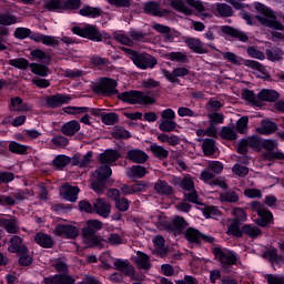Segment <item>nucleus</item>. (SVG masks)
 Wrapping results in <instances>:
<instances>
[{
	"label": "nucleus",
	"mask_w": 284,
	"mask_h": 284,
	"mask_svg": "<svg viewBox=\"0 0 284 284\" xmlns=\"http://www.w3.org/2000/svg\"><path fill=\"white\" fill-rule=\"evenodd\" d=\"M103 230V222L99 220H88L85 226L81 229L82 239L87 247H101L103 236L99 234Z\"/></svg>",
	"instance_id": "obj_1"
},
{
	"label": "nucleus",
	"mask_w": 284,
	"mask_h": 284,
	"mask_svg": "<svg viewBox=\"0 0 284 284\" xmlns=\"http://www.w3.org/2000/svg\"><path fill=\"white\" fill-rule=\"evenodd\" d=\"M71 32L81 37L82 39H88L95 43H101V41H108L112 39V36L105 31L99 30L94 24L85 23L83 26H74L71 28Z\"/></svg>",
	"instance_id": "obj_2"
},
{
	"label": "nucleus",
	"mask_w": 284,
	"mask_h": 284,
	"mask_svg": "<svg viewBox=\"0 0 284 284\" xmlns=\"http://www.w3.org/2000/svg\"><path fill=\"white\" fill-rule=\"evenodd\" d=\"M123 52L128 54L139 70H154L159 64V60L148 52H139L128 48H123Z\"/></svg>",
	"instance_id": "obj_3"
},
{
	"label": "nucleus",
	"mask_w": 284,
	"mask_h": 284,
	"mask_svg": "<svg viewBox=\"0 0 284 284\" xmlns=\"http://www.w3.org/2000/svg\"><path fill=\"white\" fill-rule=\"evenodd\" d=\"M116 98L122 103H128L129 105H154V98L143 93L142 91L131 90L116 93Z\"/></svg>",
	"instance_id": "obj_4"
},
{
	"label": "nucleus",
	"mask_w": 284,
	"mask_h": 284,
	"mask_svg": "<svg viewBox=\"0 0 284 284\" xmlns=\"http://www.w3.org/2000/svg\"><path fill=\"white\" fill-rule=\"evenodd\" d=\"M255 10L260 12L262 16H256V19L261 26H265L266 28H272L273 30H284L283 23L276 19V13L265 4L257 2L255 4Z\"/></svg>",
	"instance_id": "obj_5"
},
{
	"label": "nucleus",
	"mask_w": 284,
	"mask_h": 284,
	"mask_svg": "<svg viewBox=\"0 0 284 284\" xmlns=\"http://www.w3.org/2000/svg\"><path fill=\"white\" fill-rule=\"evenodd\" d=\"M118 87L119 82H116L114 79L102 77L91 87V90L94 92V94L112 98L115 94H119V90L116 89Z\"/></svg>",
	"instance_id": "obj_6"
},
{
	"label": "nucleus",
	"mask_w": 284,
	"mask_h": 284,
	"mask_svg": "<svg viewBox=\"0 0 284 284\" xmlns=\"http://www.w3.org/2000/svg\"><path fill=\"white\" fill-rule=\"evenodd\" d=\"M163 230L173 236H181L185 230H187L190 223L183 216L176 215L172 221H164L161 223Z\"/></svg>",
	"instance_id": "obj_7"
},
{
	"label": "nucleus",
	"mask_w": 284,
	"mask_h": 284,
	"mask_svg": "<svg viewBox=\"0 0 284 284\" xmlns=\"http://www.w3.org/2000/svg\"><path fill=\"white\" fill-rule=\"evenodd\" d=\"M227 236H233L234 239L246 236L247 239H252V241H256L258 236H263V230L255 224H243L239 229H235V231L229 233Z\"/></svg>",
	"instance_id": "obj_8"
},
{
	"label": "nucleus",
	"mask_w": 284,
	"mask_h": 284,
	"mask_svg": "<svg viewBox=\"0 0 284 284\" xmlns=\"http://www.w3.org/2000/svg\"><path fill=\"white\" fill-rule=\"evenodd\" d=\"M213 256L215 261L221 263L222 267H232V265H236V263H239V255L234 251H224L221 247H214Z\"/></svg>",
	"instance_id": "obj_9"
},
{
	"label": "nucleus",
	"mask_w": 284,
	"mask_h": 284,
	"mask_svg": "<svg viewBox=\"0 0 284 284\" xmlns=\"http://www.w3.org/2000/svg\"><path fill=\"white\" fill-rule=\"evenodd\" d=\"M232 216L231 224L227 227L226 234H232V232L236 231L239 227L243 226L245 221H247V212H245V209L243 207H234L232 210Z\"/></svg>",
	"instance_id": "obj_10"
},
{
	"label": "nucleus",
	"mask_w": 284,
	"mask_h": 284,
	"mask_svg": "<svg viewBox=\"0 0 284 284\" xmlns=\"http://www.w3.org/2000/svg\"><path fill=\"white\" fill-rule=\"evenodd\" d=\"M72 101V97L70 94L55 93L47 97L45 103L50 110H57V108H61V105H68Z\"/></svg>",
	"instance_id": "obj_11"
},
{
	"label": "nucleus",
	"mask_w": 284,
	"mask_h": 284,
	"mask_svg": "<svg viewBox=\"0 0 284 284\" xmlns=\"http://www.w3.org/2000/svg\"><path fill=\"white\" fill-rule=\"evenodd\" d=\"M57 236L74 240L79 236V227L72 224H58L54 229Z\"/></svg>",
	"instance_id": "obj_12"
},
{
	"label": "nucleus",
	"mask_w": 284,
	"mask_h": 284,
	"mask_svg": "<svg viewBox=\"0 0 284 284\" xmlns=\"http://www.w3.org/2000/svg\"><path fill=\"white\" fill-rule=\"evenodd\" d=\"M90 114L100 118L104 125H115L119 122V114L114 112L106 113L103 109H91Z\"/></svg>",
	"instance_id": "obj_13"
},
{
	"label": "nucleus",
	"mask_w": 284,
	"mask_h": 284,
	"mask_svg": "<svg viewBox=\"0 0 284 284\" xmlns=\"http://www.w3.org/2000/svg\"><path fill=\"white\" fill-rule=\"evenodd\" d=\"M189 74H190V69L185 67H178V68H174L172 72L170 71L164 72L165 79H168L170 83H178V85L181 84L180 79H185V77H187Z\"/></svg>",
	"instance_id": "obj_14"
},
{
	"label": "nucleus",
	"mask_w": 284,
	"mask_h": 284,
	"mask_svg": "<svg viewBox=\"0 0 284 284\" xmlns=\"http://www.w3.org/2000/svg\"><path fill=\"white\" fill-rule=\"evenodd\" d=\"M221 32L226 37H231V39L241 41L242 43H247V41H250V37H247V33H245V31H241L240 29H236L234 27L222 26Z\"/></svg>",
	"instance_id": "obj_15"
},
{
	"label": "nucleus",
	"mask_w": 284,
	"mask_h": 284,
	"mask_svg": "<svg viewBox=\"0 0 284 284\" xmlns=\"http://www.w3.org/2000/svg\"><path fill=\"white\" fill-rule=\"evenodd\" d=\"M9 252L10 254H28L30 250L26 244H23V239L19 235L11 236L9 241Z\"/></svg>",
	"instance_id": "obj_16"
},
{
	"label": "nucleus",
	"mask_w": 284,
	"mask_h": 284,
	"mask_svg": "<svg viewBox=\"0 0 284 284\" xmlns=\"http://www.w3.org/2000/svg\"><path fill=\"white\" fill-rule=\"evenodd\" d=\"M112 212V205L105 201V199H95L93 202V214L102 216V219H108Z\"/></svg>",
	"instance_id": "obj_17"
},
{
	"label": "nucleus",
	"mask_w": 284,
	"mask_h": 284,
	"mask_svg": "<svg viewBox=\"0 0 284 284\" xmlns=\"http://www.w3.org/2000/svg\"><path fill=\"white\" fill-rule=\"evenodd\" d=\"M79 186H72L69 183L63 184L60 190V195L64 201H70V203H77V200L79 199Z\"/></svg>",
	"instance_id": "obj_18"
},
{
	"label": "nucleus",
	"mask_w": 284,
	"mask_h": 284,
	"mask_svg": "<svg viewBox=\"0 0 284 284\" xmlns=\"http://www.w3.org/2000/svg\"><path fill=\"white\" fill-rule=\"evenodd\" d=\"M126 159L128 161H131V163L143 165L144 163H148V159H150V156L141 149H130L126 152Z\"/></svg>",
	"instance_id": "obj_19"
},
{
	"label": "nucleus",
	"mask_w": 284,
	"mask_h": 284,
	"mask_svg": "<svg viewBox=\"0 0 284 284\" xmlns=\"http://www.w3.org/2000/svg\"><path fill=\"white\" fill-rule=\"evenodd\" d=\"M257 216L255 223L258 227H270L274 223V214L267 209L258 210Z\"/></svg>",
	"instance_id": "obj_20"
},
{
	"label": "nucleus",
	"mask_w": 284,
	"mask_h": 284,
	"mask_svg": "<svg viewBox=\"0 0 284 284\" xmlns=\"http://www.w3.org/2000/svg\"><path fill=\"white\" fill-rule=\"evenodd\" d=\"M44 284H74L77 280L70 274H55L43 278Z\"/></svg>",
	"instance_id": "obj_21"
},
{
	"label": "nucleus",
	"mask_w": 284,
	"mask_h": 284,
	"mask_svg": "<svg viewBox=\"0 0 284 284\" xmlns=\"http://www.w3.org/2000/svg\"><path fill=\"white\" fill-rule=\"evenodd\" d=\"M101 165H110V163H116L121 159V153L114 149H108L99 155Z\"/></svg>",
	"instance_id": "obj_22"
},
{
	"label": "nucleus",
	"mask_w": 284,
	"mask_h": 284,
	"mask_svg": "<svg viewBox=\"0 0 284 284\" xmlns=\"http://www.w3.org/2000/svg\"><path fill=\"white\" fill-rule=\"evenodd\" d=\"M243 65L251 68V70H257V72H261V74H263L262 79H264V81H272V75H270L263 63L256 60H243Z\"/></svg>",
	"instance_id": "obj_23"
},
{
	"label": "nucleus",
	"mask_w": 284,
	"mask_h": 284,
	"mask_svg": "<svg viewBox=\"0 0 284 284\" xmlns=\"http://www.w3.org/2000/svg\"><path fill=\"white\" fill-rule=\"evenodd\" d=\"M120 190L125 196L136 194L138 192H145L148 190V182L138 181L133 185L123 184Z\"/></svg>",
	"instance_id": "obj_24"
},
{
	"label": "nucleus",
	"mask_w": 284,
	"mask_h": 284,
	"mask_svg": "<svg viewBox=\"0 0 284 284\" xmlns=\"http://www.w3.org/2000/svg\"><path fill=\"white\" fill-rule=\"evenodd\" d=\"M0 227H3L8 234L19 233V227L17 226V217L12 215H8V217H1Z\"/></svg>",
	"instance_id": "obj_25"
},
{
	"label": "nucleus",
	"mask_w": 284,
	"mask_h": 284,
	"mask_svg": "<svg viewBox=\"0 0 284 284\" xmlns=\"http://www.w3.org/2000/svg\"><path fill=\"white\" fill-rule=\"evenodd\" d=\"M9 110L10 112H30L31 106L24 103L21 97H14L10 99Z\"/></svg>",
	"instance_id": "obj_26"
},
{
	"label": "nucleus",
	"mask_w": 284,
	"mask_h": 284,
	"mask_svg": "<svg viewBox=\"0 0 284 284\" xmlns=\"http://www.w3.org/2000/svg\"><path fill=\"white\" fill-rule=\"evenodd\" d=\"M281 94L275 90L263 89L257 93V101H266L267 103H276Z\"/></svg>",
	"instance_id": "obj_27"
},
{
	"label": "nucleus",
	"mask_w": 284,
	"mask_h": 284,
	"mask_svg": "<svg viewBox=\"0 0 284 284\" xmlns=\"http://www.w3.org/2000/svg\"><path fill=\"white\" fill-rule=\"evenodd\" d=\"M34 242L40 245V247H43L44 250H52L54 247V240L51 235H48L45 233H37L34 235Z\"/></svg>",
	"instance_id": "obj_28"
},
{
	"label": "nucleus",
	"mask_w": 284,
	"mask_h": 284,
	"mask_svg": "<svg viewBox=\"0 0 284 284\" xmlns=\"http://www.w3.org/2000/svg\"><path fill=\"white\" fill-rule=\"evenodd\" d=\"M185 43H186L187 48L190 50H192V52H194L195 54H206L207 53V49H205L203 47V42L200 39L187 38L185 40Z\"/></svg>",
	"instance_id": "obj_29"
},
{
	"label": "nucleus",
	"mask_w": 284,
	"mask_h": 284,
	"mask_svg": "<svg viewBox=\"0 0 284 284\" xmlns=\"http://www.w3.org/2000/svg\"><path fill=\"white\" fill-rule=\"evenodd\" d=\"M144 12L151 14V17H163L165 14V10L161 11V6L154 0L144 3Z\"/></svg>",
	"instance_id": "obj_30"
},
{
	"label": "nucleus",
	"mask_w": 284,
	"mask_h": 284,
	"mask_svg": "<svg viewBox=\"0 0 284 284\" xmlns=\"http://www.w3.org/2000/svg\"><path fill=\"white\" fill-rule=\"evenodd\" d=\"M277 131L278 124L270 119L262 120V126L257 129V132L264 135L274 134Z\"/></svg>",
	"instance_id": "obj_31"
},
{
	"label": "nucleus",
	"mask_w": 284,
	"mask_h": 284,
	"mask_svg": "<svg viewBox=\"0 0 284 284\" xmlns=\"http://www.w3.org/2000/svg\"><path fill=\"white\" fill-rule=\"evenodd\" d=\"M154 190L161 196H172V194H174V187L165 180H158V183L154 184Z\"/></svg>",
	"instance_id": "obj_32"
},
{
	"label": "nucleus",
	"mask_w": 284,
	"mask_h": 284,
	"mask_svg": "<svg viewBox=\"0 0 284 284\" xmlns=\"http://www.w3.org/2000/svg\"><path fill=\"white\" fill-rule=\"evenodd\" d=\"M81 130V124L77 120H71L61 126V132L65 136H74Z\"/></svg>",
	"instance_id": "obj_33"
},
{
	"label": "nucleus",
	"mask_w": 284,
	"mask_h": 284,
	"mask_svg": "<svg viewBox=\"0 0 284 284\" xmlns=\"http://www.w3.org/2000/svg\"><path fill=\"white\" fill-rule=\"evenodd\" d=\"M72 163V158L65 154H59L52 160V166L60 172H63L64 168H68Z\"/></svg>",
	"instance_id": "obj_34"
},
{
	"label": "nucleus",
	"mask_w": 284,
	"mask_h": 284,
	"mask_svg": "<svg viewBox=\"0 0 284 284\" xmlns=\"http://www.w3.org/2000/svg\"><path fill=\"white\" fill-rule=\"evenodd\" d=\"M79 14L81 17H88L89 19H99V17L103 14V11L99 7L85 6L79 10Z\"/></svg>",
	"instance_id": "obj_35"
},
{
	"label": "nucleus",
	"mask_w": 284,
	"mask_h": 284,
	"mask_svg": "<svg viewBox=\"0 0 284 284\" xmlns=\"http://www.w3.org/2000/svg\"><path fill=\"white\" fill-rule=\"evenodd\" d=\"M201 231L194 227H187L184 233V239L193 245H201Z\"/></svg>",
	"instance_id": "obj_36"
},
{
	"label": "nucleus",
	"mask_w": 284,
	"mask_h": 284,
	"mask_svg": "<svg viewBox=\"0 0 284 284\" xmlns=\"http://www.w3.org/2000/svg\"><path fill=\"white\" fill-rule=\"evenodd\" d=\"M115 270L123 272L125 276H134L135 270L134 266L128 264V262L116 258L113 263Z\"/></svg>",
	"instance_id": "obj_37"
},
{
	"label": "nucleus",
	"mask_w": 284,
	"mask_h": 284,
	"mask_svg": "<svg viewBox=\"0 0 284 284\" xmlns=\"http://www.w3.org/2000/svg\"><path fill=\"white\" fill-rule=\"evenodd\" d=\"M264 258H267L271 265H281L282 263H284V256L278 255V250L276 247L267 250L264 253Z\"/></svg>",
	"instance_id": "obj_38"
},
{
	"label": "nucleus",
	"mask_w": 284,
	"mask_h": 284,
	"mask_svg": "<svg viewBox=\"0 0 284 284\" xmlns=\"http://www.w3.org/2000/svg\"><path fill=\"white\" fill-rule=\"evenodd\" d=\"M29 68L32 74H37V77H48L50 74V68L43 62H32L30 63Z\"/></svg>",
	"instance_id": "obj_39"
},
{
	"label": "nucleus",
	"mask_w": 284,
	"mask_h": 284,
	"mask_svg": "<svg viewBox=\"0 0 284 284\" xmlns=\"http://www.w3.org/2000/svg\"><path fill=\"white\" fill-rule=\"evenodd\" d=\"M202 152L204 156H214L216 154V140L206 138L202 143Z\"/></svg>",
	"instance_id": "obj_40"
},
{
	"label": "nucleus",
	"mask_w": 284,
	"mask_h": 284,
	"mask_svg": "<svg viewBox=\"0 0 284 284\" xmlns=\"http://www.w3.org/2000/svg\"><path fill=\"white\" fill-rule=\"evenodd\" d=\"M135 263L139 270H144L145 272L152 270V263H150V255H148L146 253L139 251Z\"/></svg>",
	"instance_id": "obj_41"
},
{
	"label": "nucleus",
	"mask_w": 284,
	"mask_h": 284,
	"mask_svg": "<svg viewBox=\"0 0 284 284\" xmlns=\"http://www.w3.org/2000/svg\"><path fill=\"white\" fill-rule=\"evenodd\" d=\"M112 136L115 141H128V139H132V133L121 125H115L112 131Z\"/></svg>",
	"instance_id": "obj_42"
},
{
	"label": "nucleus",
	"mask_w": 284,
	"mask_h": 284,
	"mask_svg": "<svg viewBox=\"0 0 284 284\" xmlns=\"http://www.w3.org/2000/svg\"><path fill=\"white\" fill-rule=\"evenodd\" d=\"M43 8L47 12H58L60 14L64 12L63 0H49L44 2Z\"/></svg>",
	"instance_id": "obj_43"
},
{
	"label": "nucleus",
	"mask_w": 284,
	"mask_h": 284,
	"mask_svg": "<svg viewBox=\"0 0 284 284\" xmlns=\"http://www.w3.org/2000/svg\"><path fill=\"white\" fill-rule=\"evenodd\" d=\"M33 61H40V63H44L45 65H50L51 58L48 53H45L41 49H33L30 52Z\"/></svg>",
	"instance_id": "obj_44"
},
{
	"label": "nucleus",
	"mask_w": 284,
	"mask_h": 284,
	"mask_svg": "<svg viewBox=\"0 0 284 284\" xmlns=\"http://www.w3.org/2000/svg\"><path fill=\"white\" fill-rule=\"evenodd\" d=\"M266 59L272 61V63H276V61H281L283 59V49L275 47L273 49L265 50Z\"/></svg>",
	"instance_id": "obj_45"
},
{
	"label": "nucleus",
	"mask_w": 284,
	"mask_h": 284,
	"mask_svg": "<svg viewBox=\"0 0 284 284\" xmlns=\"http://www.w3.org/2000/svg\"><path fill=\"white\" fill-rule=\"evenodd\" d=\"M150 151L155 156V159H160V161H163V159H168V156H170V151L165 150V148L156 143L150 145Z\"/></svg>",
	"instance_id": "obj_46"
},
{
	"label": "nucleus",
	"mask_w": 284,
	"mask_h": 284,
	"mask_svg": "<svg viewBox=\"0 0 284 284\" xmlns=\"http://www.w3.org/2000/svg\"><path fill=\"white\" fill-rule=\"evenodd\" d=\"M240 199L239 193L232 190L220 193L221 203H239Z\"/></svg>",
	"instance_id": "obj_47"
},
{
	"label": "nucleus",
	"mask_w": 284,
	"mask_h": 284,
	"mask_svg": "<svg viewBox=\"0 0 284 284\" xmlns=\"http://www.w3.org/2000/svg\"><path fill=\"white\" fill-rule=\"evenodd\" d=\"M106 185L108 180H103L102 178L97 176L95 180L91 182V190H93V192L97 194H103L108 187Z\"/></svg>",
	"instance_id": "obj_48"
},
{
	"label": "nucleus",
	"mask_w": 284,
	"mask_h": 284,
	"mask_svg": "<svg viewBox=\"0 0 284 284\" xmlns=\"http://www.w3.org/2000/svg\"><path fill=\"white\" fill-rule=\"evenodd\" d=\"M16 23H19L17 16L10 12L0 13V26L8 28L9 26H14Z\"/></svg>",
	"instance_id": "obj_49"
},
{
	"label": "nucleus",
	"mask_w": 284,
	"mask_h": 284,
	"mask_svg": "<svg viewBox=\"0 0 284 284\" xmlns=\"http://www.w3.org/2000/svg\"><path fill=\"white\" fill-rule=\"evenodd\" d=\"M246 139V143H248V148L252 150H257V152H261L263 150V138L258 135H250Z\"/></svg>",
	"instance_id": "obj_50"
},
{
	"label": "nucleus",
	"mask_w": 284,
	"mask_h": 284,
	"mask_svg": "<svg viewBox=\"0 0 284 284\" xmlns=\"http://www.w3.org/2000/svg\"><path fill=\"white\" fill-rule=\"evenodd\" d=\"M242 98L244 99V101H248V103H252V105H255L256 108H261V102L256 95V93H254V91L246 89L242 92Z\"/></svg>",
	"instance_id": "obj_51"
},
{
	"label": "nucleus",
	"mask_w": 284,
	"mask_h": 284,
	"mask_svg": "<svg viewBox=\"0 0 284 284\" xmlns=\"http://www.w3.org/2000/svg\"><path fill=\"white\" fill-rule=\"evenodd\" d=\"M8 63L18 70H28V68H30V62L26 58L11 59L8 61Z\"/></svg>",
	"instance_id": "obj_52"
},
{
	"label": "nucleus",
	"mask_w": 284,
	"mask_h": 284,
	"mask_svg": "<svg viewBox=\"0 0 284 284\" xmlns=\"http://www.w3.org/2000/svg\"><path fill=\"white\" fill-rule=\"evenodd\" d=\"M181 190H184V192H192L194 190V180L192 176H184L183 180H179V182H175Z\"/></svg>",
	"instance_id": "obj_53"
},
{
	"label": "nucleus",
	"mask_w": 284,
	"mask_h": 284,
	"mask_svg": "<svg viewBox=\"0 0 284 284\" xmlns=\"http://www.w3.org/2000/svg\"><path fill=\"white\" fill-rule=\"evenodd\" d=\"M9 151L12 152V154H28V146L17 141H11L9 143Z\"/></svg>",
	"instance_id": "obj_54"
},
{
	"label": "nucleus",
	"mask_w": 284,
	"mask_h": 284,
	"mask_svg": "<svg viewBox=\"0 0 284 284\" xmlns=\"http://www.w3.org/2000/svg\"><path fill=\"white\" fill-rule=\"evenodd\" d=\"M30 34H32V30L26 27H18L13 31L14 39H19L23 41L24 39H30Z\"/></svg>",
	"instance_id": "obj_55"
},
{
	"label": "nucleus",
	"mask_w": 284,
	"mask_h": 284,
	"mask_svg": "<svg viewBox=\"0 0 284 284\" xmlns=\"http://www.w3.org/2000/svg\"><path fill=\"white\" fill-rule=\"evenodd\" d=\"M97 176L99 179H103L104 181H108L112 176V168H110V164H102L100 168L95 170Z\"/></svg>",
	"instance_id": "obj_56"
},
{
	"label": "nucleus",
	"mask_w": 284,
	"mask_h": 284,
	"mask_svg": "<svg viewBox=\"0 0 284 284\" xmlns=\"http://www.w3.org/2000/svg\"><path fill=\"white\" fill-rule=\"evenodd\" d=\"M220 136L224 139V141H236V139H239L236 132L230 126H223Z\"/></svg>",
	"instance_id": "obj_57"
},
{
	"label": "nucleus",
	"mask_w": 284,
	"mask_h": 284,
	"mask_svg": "<svg viewBox=\"0 0 284 284\" xmlns=\"http://www.w3.org/2000/svg\"><path fill=\"white\" fill-rule=\"evenodd\" d=\"M168 61H175L176 63H187V55L183 52H170L166 54Z\"/></svg>",
	"instance_id": "obj_58"
},
{
	"label": "nucleus",
	"mask_w": 284,
	"mask_h": 284,
	"mask_svg": "<svg viewBox=\"0 0 284 284\" xmlns=\"http://www.w3.org/2000/svg\"><path fill=\"white\" fill-rule=\"evenodd\" d=\"M171 6L178 12H182L183 14H192V10L187 6H185V2H183V0H172Z\"/></svg>",
	"instance_id": "obj_59"
},
{
	"label": "nucleus",
	"mask_w": 284,
	"mask_h": 284,
	"mask_svg": "<svg viewBox=\"0 0 284 284\" xmlns=\"http://www.w3.org/2000/svg\"><path fill=\"white\" fill-rule=\"evenodd\" d=\"M176 122L174 120H162L159 124L161 132H174L176 130Z\"/></svg>",
	"instance_id": "obj_60"
},
{
	"label": "nucleus",
	"mask_w": 284,
	"mask_h": 284,
	"mask_svg": "<svg viewBox=\"0 0 284 284\" xmlns=\"http://www.w3.org/2000/svg\"><path fill=\"white\" fill-rule=\"evenodd\" d=\"M246 54L251 57V59H257L258 61H265V53L263 51L256 49L254 45H250L246 49Z\"/></svg>",
	"instance_id": "obj_61"
},
{
	"label": "nucleus",
	"mask_w": 284,
	"mask_h": 284,
	"mask_svg": "<svg viewBox=\"0 0 284 284\" xmlns=\"http://www.w3.org/2000/svg\"><path fill=\"white\" fill-rule=\"evenodd\" d=\"M18 263L21 267H30L34 263V258L28 253L18 254Z\"/></svg>",
	"instance_id": "obj_62"
},
{
	"label": "nucleus",
	"mask_w": 284,
	"mask_h": 284,
	"mask_svg": "<svg viewBox=\"0 0 284 284\" xmlns=\"http://www.w3.org/2000/svg\"><path fill=\"white\" fill-rule=\"evenodd\" d=\"M217 12L220 17H232V14H234L232 7L226 3L217 4Z\"/></svg>",
	"instance_id": "obj_63"
},
{
	"label": "nucleus",
	"mask_w": 284,
	"mask_h": 284,
	"mask_svg": "<svg viewBox=\"0 0 284 284\" xmlns=\"http://www.w3.org/2000/svg\"><path fill=\"white\" fill-rule=\"evenodd\" d=\"M63 10H79L81 8V0H62Z\"/></svg>",
	"instance_id": "obj_64"
}]
</instances>
